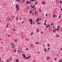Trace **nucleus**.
Masks as SVG:
<instances>
[{
	"instance_id": "f257e3e1",
	"label": "nucleus",
	"mask_w": 62,
	"mask_h": 62,
	"mask_svg": "<svg viewBox=\"0 0 62 62\" xmlns=\"http://www.w3.org/2000/svg\"><path fill=\"white\" fill-rule=\"evenodd\" d=\"M16 8L18 11V10H20V8L19 7V5H18V4H16Z\"/></svg>"
},
{
	"instance_id": "f03ea898",
	"label": "nucleus",
	"mask_w": 62,
	"mask_h": 62,
	"mask_svg": "<svg viewBox=\"0 0 62 62\" xmlns=\"http://www.w3.org/2000/svg\"><path fill=\"white\" fill-rule=\"evenodd\" d=\"M22 51L20 50H18L17 51V53H18L19 54H20L21 53Z\"/></svg>"
},
{
	"instance_id": "7ed1b4c3",
	"label": "nucleus",
	"mask_w": 62,
	"mask_h": 62,
	"mask_svg": "<svg viewBox=\"0 0 62 62\" xmlns=\"http://www.w3.org/2000/svg\"><path fill=\"white\" fill-rule=\"evenodd\" d=\"M29 21H30V22H33V20H32V19H30V18H29Z\"/></svg>"
},
{
	"instance_id": "20e7f679",
	"label": "nucleus",
	"mask_w": 62,
	"mask_h": 62,
	"mask_svg": "<svg viewBox=\"0 0 62 62\" xmlns=\"http://www.w3.org/2000/svg\"><path fill=\"white\" fill-rule=\"evenodd\" d=\"M39 17H38L37 19L36 20V21L37 22V23H38L37 22H39Z\"/></svg>"
},
{
	"instance_id": "39448f33",
	"label": "nucleus",
	"mask_w": 62,
	"mask_h": 62,
	"mask_svg": "<svg viewBox=\"0 0 62 62\" xmlns=\"http://www.w3.org/2000/svg\"><path fill=\"white\" fill-rule=\"evenodd\" d=\"M50 26V24L48 25L47 26H46V28H49V26Z\"/></svg>"
},
{
	"instance_id": "423d86ee",
	"label": "nucleus",
	"mask_w": 62,
	"mask_h": 62,
	"mask_svg": "<svg viewBox=\"0 0 62 62\" xmlns=\"http://www.w3.org/2000/svg\"><path fill=\"white\" fill-rule=\"evenodd\" d=\"M14 47H15V45L14 44H13L12 46V48L13 49H14Z\"/></svg>"
},
{
	"instance_id": "0eeeda50",
	"label": "nucleus",
	"mask_w": 62,
	"mask_h": 62,
	"mask_svg": "<svg viewBox=\"0 0 62 62\" xmlns=\"http://www.w3.org/2000/svg\"><path fill=\"white\" fill-rule=\"evenodd\" d=\"M56 16L54 14L53 15V18H54L55 17H56Z\"/></svg>"
},
{
	"instance_id": "6e6552de",
	"label": "nucleus",
	"mask_w": 62,
	"mask_h": 62,
	"mask_svg": "<svg viewBox=\"0 0 62 62\" xmlns=\"http://www.w3.org/2000/svg\"><path fill=\"white\" fill-rule=\"evenodd\" d=\"M46 48H45L44 49V51H45V52H47V50H46Z\"/></svg>"
},
{
	"instance_id": "1a4fd4ad",
	"label": "nucleus",
	"mask_w": 62,
	"mask_h": 62,
	"mask_svg": "<svg viewBox=\"0 0 62 62\" xmlns=\"http://www.w3.org/2000/svg\"><path fill=\"white\" fill-rule=\"evenodd\" d=\"M39 29H37V32L39 33Z\"/></svg>"
},
{
	"instance_id": "9d476101",
	"label": "nucleus",
	"mask_w": 62,
	"mask_h": 62,
	"mask_svg": "<svg viewBox=\"0 0 62 62\" xmlns=\"http://www.w3.org/2000/svg\"><path fill=\"white\" fill-rule=\"evenodd\" d=\"M29 57H26L25 58H24V59H29Z\"/></svg>"
},
{
	"instance_id": "9b49d317",
	"label": "nucleus",
	"mask_w": 62,
	"mask_h": 62,
	"mask_svg": "<svg viewBox=\"0 0 62 62\" xmlns=\"http://www.w3.org/2000/svg\"><path fill=\"white\" fill-rule=\"evenodd\" d=\"M16 61L17 62H18L19 61V60L18 59H17L16 60Z\"/></svg>"
},
{
	"instance_id": "f8f14e48",
	"label": "nucleus",
	"mask_w": 62,
	"mask_h": 62,
	"mask_svg": "<svg viewBox=\"0 0 62 62\" xmlns=\"http://www.w3.org/2000/svg\"><path fill=\"white\" fill-rule=\"evenodd\" d=\"M32 13V10H30V14H31Z\"/></svg>"
},
{
	"instance_id": "ddd939ff",
	"label": "nucleus",
	"mask_w": 62,
	"mask_h": 62,
	"mask_svg": "<svg viewBox=\"0 0 62 62\" xmlns=\"http://www.w3.org/2000/svg\"><path fill=\"white\" fill-rule=\"evenodd\" d=\"M39 12L40 13L41 12V10L40 9H39Z\"/></svg>"
},
{
	"instance_id": "4468645a",
	"label": "nucleus",
	"mask_w": 62,
	"mask_h": 62,
	"mask_svg": "<svg viewBox=\"0 0 62 62\" xmlns=\"http://www.w3.org/2000/svg\"><path fill=\"white\" fill-rule=\"evenodd\" d=\"M45 4V2H42V4L43 5H44V4Z\"/></svg>"
},
{
	"instance_id": "2eb2a0df",
	"label": "nucleus",
	"mask_w": 62,
	"mask_h": 62,
	"mask_svg": "<svg viewBox=\"0 0 62 62\" xmlns=\"http://www.w3.org/2000/svg\"><path fill=\"white\" fill-rule=\"evenodd\" d=\"M31 3V2L30 1H28V4H29Z\"/></svg>"
},
{
	"instance_id": "dca6fc26",
	"label": "nucleus",
	"mask_w": 62,
	"mask_h": 62,
	"mask_svg": "<svg viewBox=\"0 0 62 62\" xmlns=\"http://www.w3.org/2000/svg\"><path fill=\"white\" fill-rule=\"evenodd\" d=\"M32 23L33 24V25H35V22H33Z\"/></svg>"
},
{
	"instance_id": "f3484780",
	"label": "nucleus",
	"mask_w": 62,
	"mask_h": 62,
	"mask_svg": "<svg viewBox=\"0 0 62 62\" xmlns=\"http://www.w3.org/2000/svg\"><path fill=\"white\" fill-rule=\"evenodd\" d=\"M37 4H38V1H36L35 2V5H37Z\"/></svg>"
},
{
	"instance_id": "a211bd4d",
	"label": "nucleus",
	"mask_w": 62,
	"mask_h": 62,
	"mask_svg": "<svg viewBox=\"0 0 62 62\" xmlns=\"http://www.w3.org/2000/svg\"><path fill=\"white\" fill-rule=\"evenodd\" d=\"M30 1L31 2H33V1H35L36 0H30Z\"/></svg>"
},
{
	"instance_id": "6ab92c4d",
	"label": "nucleus",
	"mask_w": 62,
	"mask_h": 62,
	"mask_svg": "<svg viewBox=\"0 0 62 62\" xmlns=\"http://www.w3.org/2000/svg\"><path fill=\"white\" fill-rule=\"evenodd\" d=\"M49 59H50V58L49 57H48L47 58V60H49Z\"/></svg>"
},
{
	"instance_id": "aec40b11",
	"label": "nucleus",
	"mask_w": 62,
	"mask_h": 62,
	"mask_svg": "<svg viewBox=\"0 0 62 62\" xmlns=\"http://www.w3.org/2000/svg\"><path fill=\"white\" fill-rule=\"evenodd\" d=\"M37 11H36L34 13L35 14H36L37 13Z\"/></svg>"
},
{
	"instance_id": "412c9836",
	"label": "nucleus",
	"mask_w": 62,
	"mask_h": 62,
	"mask_svg": "<svg viewBox=\"0 0 62 62\" xmlns=\"http://www.w3.org/2000/svg\"><path fill=\"white\" fill-rule=\"evenodd\" d=\"M55 30H54L53 29V32H55Z\"/></svg>"
},
{
	"instance_id": "4be33fe9",
	"label": "nucleus",
	"mask_w": 62,
	"mask_h": 62,
	"mask_svg": "<svg viewBox=\"0 0 62 62\" xmlns=\"http://www.w3.org/2000/svg\"><path fill=\"white\" fill-rule=\"evenodd\" d=\"M61 17V15H60L59 16V18H58V19H60V18Z\"/></svg>"
},
{
	"instance_id": "5701e85b",
	"label": "nucleus",
	"mask_w": 62,
	"mask_h": 62,
	"mask_svg": "<svg viewBox=\"0 0 62 62\" xmlns=\"http://www.w3.org/2000/svg\"><path fill=\"white\" fill-rule=\"evenodd\" d=\"M33 10L34 11H35L36 10V8H34Z\"/></svg>"
},
{
	"instance_id": "b1692460",
	"label": "nucleus",
	"mask_w": 62,
	"mask_h": 62,
	"mask_svg": "<svg viewBox=\"0 0 62 62\" xmlns=\"http://www.w3.org/2000/svg\"><path fill=\"white\" fill-rule=\"evenodd\" d=\"M28 4V1H27V2L26 3V4H27V5Z\"/></svg>"
},
{
	"instance_id": "393cba45",
	"label": "nucleus",
	"mask_w": 62,
	"mask_h": 62,
	"mask_svg": "<svg viewBox=\"0 0 62 62\" xmlns=\"http://www.w3.org/2000/svg\"><path fill=\"white\" fill-rule=\"evenodd\" d=\"M38 43H39V42H37L35 44H38Z\"/></svg>"
},
{
	"instance_id": "a878e982",
	"label": "nucleus",
	"mask_w": 62,
	"mask_h": 62,
	"mask_svg": "<svg viewBox=\"0 0 62 62\" xmlns=\"http://www.w3.org/2000/svg\"><path fill=\"white\" fill-rule=\"evenodd\" d=\"M32 22H31L30 23L31 25H32Z\"/></svg>"
},
{
	"instance_id": "bb28decb",
	"label": "nucleus",
	"mask_w": 62,
	"mask_h": 62,
	"mask_svg": "<svg viewBox=\"0 0 62 62\" xmlns=\"http://www.w3.org/2000/svg\"><path fill=\"white\" fill-rule=\"evenodd\" d=\"M51 25H54V23H52L51 24Z\"/></svg>"
},
{
	"instance_id": "cd10ccee",
	"label": "nucleus",
	"mask_w": 62,
	"mask_h": 62,
	"mask_svg": "<svg viewBox=\"0 0 62 62\" xmlns=\"http://www.w3.org/2000/svg\"><path fill=\"white\" fill-rule=\"evenodd\" d=\"M14 52L15 53H16V49H15Z\"/></svg>"
},
{
	"instance_id": "c85d7f7f",
	"label": "nucleus",
	"mask_w": 62,
	"mask_h": 62,
	"mask_svg": "<svg viewBox=\"0 0 62 62\" xmlns=\"http://www.w3.org/2000/svg\"><path fill=\"white\" fill-rule=\"evenodd\" d=\"M24 23V21H22L21 23Z\"/></svg>"
},
{
	"instance_id": "c756f323",
	"label": "nucleus",
	"mask_w": 62,
	"mask_h": 62,
	"mask_svg": "<svg viewBox=\"0 0 62 62\" xmlns=\"http://www.w3.org/2000/svg\"><path fill=\"white\" fill-rule=\"evenodd\" d=\"M15 41L16 42L17 41V39H16L15 40Z\"/></svg>"
},
{
	"instance_id": "7c9ffc66",
	"label": "nucleus",
	"mask_w": 62,
	"mask_h": 62,
	"mask_svg": "<svg viewBox=\"0 0 62 62\" xmlns=\"http://www.w3.org/2000/svg\"><path fill=\"white\" fill-rule=\"evenodd\" d=\"M16 19V20L17 21V20H18V16H17Z\"/></svg>"
},
{
	"instance_id": "2f4dec72",
	"label": "nucleus",
	"mask_w": 62,
	"mask_h": 62,
	"mask_svg": "<svg viewBox=\"0 0 62 62\" xmlns=\"http://www.w3.org/2000/svg\"><path fill=\"white\" fill-rule=\"evenodd\" d=\"M56 27H55L54 28V30H55L56 31Z\"/></svg>"
},
{
	"instance_id": "473e14b6",
	"label": "nucleus",
	"mask_w": 62,
	"mask_h": 62,
	"mask_svg": "<svg viewBox=\"0 0 62 62\" xmlns=\"http://www.w3.org/2000/svg\"><path fill=\"white\" fill-rule=\"evenodd\" d=\"M25 57H26V55H24L23 56V58H25Z\"/></svg>"
},
{
	"instance_id": "72a5a7b5",
	"label": "nucleus",
	"mask_w": 62,
	"mask_h": 62,
	"mask_svg": "<svg viewBox=\"0 0 62 62\" xmlns=\"http://www.w3.org/2000/svg\"><path fill=\"white\" fill-rule=\"evenodd\" d=\"M37 24H40V23H39V22L37 23Z\"/></svg>"
},
{
	"instance_id": "f704fd0d",
	"label": "nucleus",
	"mask_w": 62,
	"mask_h": 62,
	"mask_svg": "<svg viewBox=\"0 0 62 62\" xmlns=\"http://www.w3.org/2000/svg\"><path fill=\"white\" fill-rule=\"evenodd\" d=\"M61 32H62V28H61Z\"/></svg>"
},
{
	"instance_id": "c9c22d12",
	"label": "nucleus",
	"mask_w": 62,
	"mask_h": 62,
	"mask_svg": "<svg viewBox=\"0 0 62 62\" xmlns=\"http://www.w3.org/2000/svg\"><path fill=\"white\" fill-rule=\"evenodd\" d=\"M47 15H48V14L47 13H46V16H47Z\"/></svg>"
},
{
	"instance_id": "e433bc0d",
	"label": "nucleus",
	"mask_w": 62,
	"mask_h": 62,
	"mask_svg": "<svg viewBox=\"0 0 62 62\" xmlns=\"http://www.w3.org/2000/svg\"><path fill=\"white\" fill-rule=\"evenodd\" d=\"M16 1H18V2H20L19 0H16Z\"/></svg>"
},
{
	"instance_id": "4c0bfd02",
	"label": "nucleus",
	"mask_w": 62,
	"mask_h": 62,
	"mask_svg": "<svg viewBox=\"0 0 62 62\" xmlns=\"http://www.w3.org/2000/svg\"><path fill=\"white\" fill-rule=\"evenodd\" d=\"M50 48H47V50H50Z\"/></svg>"
},
{
	"instance_id": "58836bf2",
	"label": "nucleus",
	"mask_w": 62,
	"mask_h": 62,
	"mask_svg": "<svg viewBox=\"0 0 62 62\" xmlns=\"http://www.w3.org/2000/svg\"><path fill=\"white\" fill-rule=\"evenodd\" d=\"M49 45H50V44H48V47H49Z\"/></svg>"
},
{
	"instance_id": "ea45409f",
	"label": "nucleus",
	"mask_w": 62,
	"mask_h": 62,
	"mask_svg": "<svg viewBox=\"0 0 62 62\" xmlns=\"http://www.w3.org/2000/svg\"><path fill=\"white\" fill-rule=\"evenodd\" d=\"M22 2H25V0H23Z\"/></svg>"
},
{
	"instance_id": "a19ab883",
	"label": "nucleus",
	"mask_w": 62,
	"mask_h": 62,
	"mask_svg": "<svg viewBox=\"0 0 62 62\" xmlns=\"http://www.w3.org/2000/svg\"><path fill=\"white\" fill-rule=\"evenodd\" d=\"M24 54H22V56H24Z\"/></svg>"
},
{
	"instance_id": "79ce46f5",
	"label": "nucleus",
	"mask_w": 62,
	"mask_h": 62,
	"mask_svg": "<svg viewBox=\"0 0 62 62\" xmlns=\"http://www.w3.org/2000/svg\"><path fill=\"white\" fill-rule=\"evenodd\" d=\"M62 59H61L59 61V62H61V61H62Z\"/></svg>"
},
{
	"instance_id": "37998d69",
	"label": "nucleus",
	"mask_w": 62,
	"mask_h": 62,
	"mask_svg": "<svg viewBox=\"0 0 62 62\" xmlns=\"http://www.w3.org/2000/svg\"><path fill=\"white\" fill-rule=\"evenodd\" d=\"M14 16H12V19H14Z\"/></svg>"
},
{
	"instance_id": "c03bdc74",
	"label": "nucleus",
	"mask_w": 62,
	"mask_h": 62,
	"mask_svg": "<svg viewBox=\"0 0 62 62\" xmlns=\"http://www.w3.org/2000/svg\"><path fill=\"white\" fill-rule=\"evenodd\" d=\"M44 24H45V25H46V23H44Z\"/></svg>"
},
{
	"instance_id": "a18cd8bd",
	"label": "nucleus",
	"mask_w": 62,
	"mask_h": 62,
	"mask_svg": "<svg viewBox=\"0 0 62 62\" xmlns=\"http://www.w3.org/2000/svg\"><path fill=\"white\" fill-rule=\"evenodd\" d=\"M33 32H31V35H33Z\"/></svg>"
},
{
	"instance_id": "49530a36",
	"label": "nucleus",
	"mask_w": 62,
	"mask_h": 62,
	"mask_svg": "<svg viewBox=\"0 0 62 62\" xmlns=\"http://www.w3.org/2000/svg\"><path fill=\"white\" fill-rule=\"evenodd\" d=\"M10 18H9L8 19V20L9 21H10Z\"/></svg>"
},
{
	"instance_id": "de8ad7c7",
	"label": "nucleus",
	"mask_w": 62,
	"mask_h": 62,
	"mask_svg": "<svg viewBox=\"0 0 62 62\" xmlns=\"http://www.w3.org/2000/svg\"><path fill=\"white\" fill-rule=\"evenodd\" d=\"M32 15H34V13H32Z\"/></svg>"
},
{
	"instance_id": "09e8293b",
	"label": "nucleus",
	"mask_w": 62,
	"mask_h": 62,
	"mask_svg": "<svg viewBox=\"0 0 62 62\" xmlns=\"http://www.w3.org/2000/svg\"><path fill=\"white\" fill-rule=\"evenodd\" d=\"M35 5H34L32 7L34 8L35 7Z\"/></svg>"
},
{
	"instance_id": "8fccbe9b",
	"label": "nucleus",
	"mask_w": 62,
	"mask_h": 62,
	"mask_svg": "<svg viewBox=\"0 0 62 62\" xmlns=\"http://www.w3.org/2000/svg\"><path fill=\"white\" fill-rule=\"evenodd\" d=\"M57 37H59V35H57Z\"/></svg>"
},
{
	"instance_id": "3c124183",
	"label": "nucleus",
	"mask_w": 62,
	"mask_h": 62,
	"mask_svg": "<svg viewBox=\"0 0 62 62\" xmlns=\"http://www.w3.org/2000/svg\"><path fill=\"white\" fill-rule=\"evenodd\" d=\"M43 32H41V34H43Z\"/></svg>"
},
{
	"instance_id": "603ef678",
	"label": "nucleus",
	"mask_w": 62,
	"mask_h": 62,
	"mask_svg": "<svg viewBox=\"0 0 62 62\" xmlns=\"http://www.w3.org/2000/svg\"><path fill=\"white\" fill-rule=\"evenodd\" d=\"M39 20L40 21H41V18H39Z\"/></svg>"
},
{
	"instance_id": "864d4df0",
	"label": "nucleus",
	"mask_w": 62,
	"mask_h": 62,
	"mask_svg": "<svg viewBox=\"0 0 62 62\" xmlns=\"http://www.w3.org/2000/svg\"><path fill=\"white\" fill-rule=\"evenodd\" d=\"M13 30H14V31H15V29H13Z\"/></svg>"
},
{
	"instance_id": "5fc2aeb1",
	"label": "nucleus",
	"mask_w": 62,
	"mask_h": 62,
	"mask_svg": "<svg viewBox=\"0 0 62 62\" xmlns=\"http://www.w3.org/2000/svg\"><path fill=\"white\" fill-rule=\"evenodd\" d=\"M57 59L56 58H55L54 59L55 60H56Z\"/></svg>"
},
{
	"instance_id": "6e6d98bb",
	"label": "nucleus",
	"mask_w": 62,
	"mask_h": 62,
	"mask_svg": "<svg viewBox=\"0 0 62 62\" xmlns=\"http://www.w3.org/2000/svg\"><path fill=\"white\" fill-rule=\"evenodd\" d=\"M45 23H46V22H47V21H46V20H45Z\"/></svg>"
},
{
	"instance_id": "4d7b16f0",
	"label": "nucleus",
	"mask_w": 62,
	"mask_h": 62,
	"mask_svg": "<svg viewBox=\"0 0 62 62\" xmlns=\"http://www.w3.org/2000/svg\"><path fill=\"white\" fill-rule=\"evenodd\" d=\"M28 48H27L26 50V51H27V50H28Z\"/></svg>"
},
{
	"instance_id": "13d9d810",
	"label": "nucleus",
	"mask_w": 62,
	"mask_h": 62,
	"mask_svg": "<svg viewBox=\"0 0 62 62\" xmlns=\"http://www.w3.org/2000/svg\"><path fill=\"white\" fill-rule=\"evenodd\" d=\"M7 61V62H9V61H8H8Z\"/></svg>"
},
{
	"instance_id": "bf43d9fd",
	"label": "nucleus",
	"mask_w": 62,
	"mask_h": 62,
	"mask_svg": "<svg viewBox=\"0 0 62 62\" xmlns=\"http://www.w3.org/2000/svg\"><path fill=\"white\" fill-rule=\"evenodd\" d=\"M28 57H29H29H31V55H29V56Z\"/></svg>"
},
{
	"instance_id": "052dcab7",
	"label": "nucleus",
	"mask_w": 62,
	"mask_h": 62,
	"mask_svg": "<svg viewBox=\"0 0 62 62\" xmlns=\"http://www.w3.org/2000/svg\"><path fill=\"white\" fill-rule=\"evenodd\" d=\"M54 26H53V28H54Z\"/></svg>"
},
{
	"instance_id": "680f3d73",
	"label": "nucleus",
	"mask_w": 62,
	"mask_h": 62,
	"mask_svg": "<svg viewBox=\"0 0 62 62\" xmlns=\"http://www.w3.org/2000/svg\"><path fill=\"white\" fill-rule=\"evenodd\" d=\"M8 25H6V27H8Z\"/></svg>"
},
{
	"instance_id": "e2e57ef3",
	"label": "nucleus",
	"mask_w": 62,
	"mask_h": 62,
	"mask_svg": "<svg viewBox=\"0 0 62 62\" xmlns=\"http://www.w3.org/2000/svg\"><path fill=\"white\" fill-rule=\"evenodd\" d=\"M2 5H4V3H2Z\"/></svg>"
},
{
	"instance_id": "0e129e2a",
	"label": "nucleus",
	"mask_w": 62,
	"mask_h": 62,
	"mask_svg": "<svg viewBox=\"0 0 62 62\" xmlns=\"http://www.w3.org/2000/svg\"><path fill=\"white\" fill-rule=\"evenodd\" d=\"M25 39L26 40H28V39Z\"/></svg>"
},
{
	"instance_id": "69168bd1",
	"label": "nucleus",
	"mask_w": 62,
	"mask_h": 62,
	"mask_svg": "<svg viewBox=\"0 0 62 62\" xmlns=\"http://www.w3.org/2000/svg\"><path fill=\"white\" fill-rule=\"evenodd\" d=\"M10 35H8V36L9 37H10Z\"/></svg>"
},
{
	"instance_id": "338daca9",
	"label": "nucleus",
	"mask_w": 62,
	"mask_h": 62,
	"mask_svg": "<svg viewBox=\"0 0 62 62\" xmlns=\"http://www.w3.org/2000/svg\"><path fill=\"white\" fill-rule=\"evenodd\" d=\"M61 51H62V48H61Z\"/></svg>"
},
{
	"instance_id": "774afa93",
	"label": "nucleus",
	"mask_w": 62,
	"mask_h": 62,
	"mask_svg": "<svg viewBox=\"0 0 62 62\" xmlns=\"http://www.w3.org/2000/svg\"><path fill=\"white\" fill-rule=\"evenodd\" d=\"M61 10L62 11V8H61Z\"/></svg>"
}]
</instances>
